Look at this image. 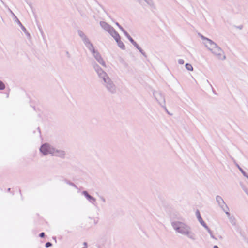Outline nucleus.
<instances>
[{
  "instance_id": "nucleus-1",
  "label": "nucleus",
  "mask_w": 248,
  "mask_h": 248,
  "mask_svg": "<svg viewBox=\"0 0 248 248\" xmlns=\"http://www.w3.org/2000/svg\"><path fill=\"white\" fill-rule=\"evenodd\" d=\"M206 46L218 59L224 60L225 56L223 51L210 40H207Z\"/></svg>"
},
{
  "instance_id": "nucleus-2",
  "label": "nucleus",
  "mask_w": 248,
  "mask_h": 248,
  "mask_svg": "<svg viewBox=\"0 0 248 248\" xmlns=\"http://www.w3.org/2000/svg\"><path fill=\"white\" fill-rule=\"evenodd\" d=\"M175 230L183 234H188L189 232L188 227L184 223L180 222H175L172 224Z\"/></svg>"
},
{
  "instance_id": "nucleus-3",
  "label": "nucleus",
  "mask_w": 248,
  "mask_h": 248,
  "mask_svg": "<svg viewBox=\"0 0 248 248\" xmlns=\"http://www.w3.org/2000/svg\"><path fill=\"white\" fill-rule=\"evenodd\" d=\"M40 151L44 155H47L48 154H54V149L51 148L50 145L48 144H44L41 147L40 149Z\"/></svg>"
},
{
  "instance_id": "nucleus-4",
  "label": "nucleus",
  "mask_w": 248,
  "mask_h": 248,
  "mask_svg": "<svg viewBox=\"0 0 248 248\" xmlns=\"http://www.w3.org/2000/svg\"><path fill=\"white\" fill-rule=\"evenodd\" d=\"M102 76L103 79L104 81V82L107 84H108L109 85H110V87H112L113 84L109 78V77L106 74L105 72H102Z\"/></svg>"
},
{
  "instance_id": "nucleus-5",
  "label": "nucleus",
  "mask_w": 248,
  "mask_h": 248,
  "mask_svg": "<svg viewBox=\"0 0 248 248\" xmlns=\"http://www.w3.org/2000/svg\"><path fill=\"white\" fill-rule=\"evenodd\" d=\"M54 155L60 157H63L65 155L64 152L63 151H56V152L54 151V153L53 154Z\"/></svg>"
},
{
  "instance_id": "nucleus-6",
  "label": "nucleus",
  "mask_w": 248,
  "mask_h": 248,
  "mask_svg": "<svg viewBox=\"0 0 248 248\" xmlns=\"http://www.w3.org/2000/svg\"><path fill=\"white\" fill-rule=\"evenodd\" d=\"M83 194L84 195V196L89 200H93V201H95V199L92 197L91 196H90L88 193L86 191H84L83 192Z\"/></svg>"
},
{
  "instance_id": "nucleus-7",
  "label": "nucleus",
  "mask_w": 248,
  "mask_h": 248,
  "mask_svg": "<svg viewBox=\"0 0 248 248\" xmlns=\"http://www.w3.org/2000/svg\"><path fill=\"white\" fill-rule=\"evenodd\" d=\"M97 60L101 64L105 66V62L100 56H98V57L97 58Z\"/></svg>"
},
{
  "instance_id": "nucleus-8",
  "label": "nucleus",
  "mask_w": 248,
  "mask_h": 248,
  "mask_svg": "<svg viewBox=\"0 0 248 248\" xmlns=\"http://www.w3.org/2000/svg\"><path fill=\"white\" fill-rule=\"evenodd\" d=\"M115 40L117 42H119V41H120V35H119V34H118L116 32H115V36H114Z\"/></svg>"
},
{
  "instance_id": "nucleus-9",
  "label": "nucleus",
  "mask_w": 248,
  "mask_h": 248,
  "mask_svg": "<svg viewBox=\"0 0 248 248\" xmlns=\"http://www.w3.org/2000/svg\"><path fill=\"white\" fill-rule=\"evenodd\" d=\"M186 68L189 71H192L193 70V67L192 66L188 63H187L186 64Z\"/></svg>"
},
{
  "instance_id": "nucleus-10",
  "label": "nucleus",
  "mask_w": 248,
  "mask_h": 248,
  "mask_svg": "<svg viewBox=\"0 0 248 248\" xmlns=\"http://www.w3.org/2000/svg\"><path fill=\"white\" fill-rule=\"evenodd\" d=\"M119 46L122 49H124L125 47L124 45L121 41L118 42Z\"/></svg>"
},
{
  "instance_id": "nucleus-11",
  "label": "nucleus",
  "mask_w": 248,
  "mask_h": 248,
  "mask_svg": "<svg viewBox=\"0 0 248 248\" xmlns=\"http://www.w3.org/2000/svg\"><path fill=\"white\" fill-rule=\"evenodd\" d=\"M5 88L4 84L0 80V90H3Z\"/></svg>"
},
{
  "instance_id": "nucleus-12",
  "label": "nucleus",
  "mask_w": 248,
  "mask_h": 248,
  "mask_svg": "<svg viewBox=\"0 0 248 248\" xmlns=\"http://www.w3.org/2000/svg\"><path fill=\"white\" fill-rule=\"evenodd\" d=\"M196 214L197 215V217H198L199 220L201 222V220H202V218L200 215V212L199 211H197L196 212Z\"/></svg>"
},
{
  "instance_id": "nucleus-13",
  "label": "nucleus",
  "mask_w": 248,
  "mask_h": 248,
  "mask_svg": "<svg viewBox=\"0 0 248 248\" xmlns=\"http://www.w3.org/2000/svg\"><path fill=\"white\" fill-rule=\"evenodd\" d=\"M52 246V244L50 243V242H47L46 244V247L48 248L49 247H50Z\"/></svg>"
},
{
  "instance_id": "nucleus-14",
  "label": "nucleus",
  "mask_w": 248,
  "mask_h": 248,
  "mask_svg": "<svg viewBox=\"0 0 248 248\" xmlns=\"http://www.w3.org/2000/svg\"><path fill=\"white\" fill-rule=\"evenodd\" d=\"M178 62L180 64H183L184 63V61L183 59H180Z\"/></svg>"
},
{
  "instance_id": "nucleus-15",
  "label": "nucleus",
  "mask_w": 248,
  "mask_h": 248,
  "mask_svg": "<svg viewBox=\"0 0 248 248\" xmlns=\"http://www.w3.org/2000/svg\"><path fill=\"white\" fill-rule=\"evenodd\" d=\"M44 236H45V233H44V232H42V233H41L40 234V236L41 237H44Z\"/></svg>"
},
{
  "instance_id": "nucleus-16",
  "label": "nucleus",
  "mask_w": 248,
  "mask_h": 248,
  "mask_svg": "<svg viewBox=\"0 0 248 248\" xmlns=\"http://www.w3.org/2000/svg\"><path fill=\"white\" fill-rule=\"evenodd\" d=\"M214 248H219L217 246H215Z\"/></svg>"
}]
</instances>
